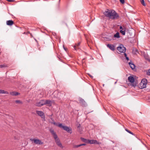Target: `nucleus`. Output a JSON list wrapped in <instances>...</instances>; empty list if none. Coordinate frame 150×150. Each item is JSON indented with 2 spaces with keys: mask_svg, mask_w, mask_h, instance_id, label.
<instances>
[{
  "mask_svg": "<svg viewBox=\"0 0 150 150\" xmlns=\"http://www.w3.org/2000/svg\"><path fill=\"white\" fill-rule=\"evenodd\" d=\"M89 76L91 79H93V76Z\"/></svg>",
  "mask_w": 150,
  "mask_h": 150,
  "instance_id": "obj_38",
  "label": "nucleus"
},
{
  "mask_svg": "<svg viewBox=\"0 0 150 150\" xmlns=\"http://www.w3.org/2000/svg\"><path fill=\"white\" fill-rule=\"evenodd\" d=\"M125 130H126V131L127 132L129 133L132 134V135H134V134H133V133H132V132H131L130 131H129V130H128V129H125Z\"/></svg>",
  "mask_w": 150,
  "mask_h": 150,
  "instance_id": "obj_24",
  "label": "nucleus"
},
{
  "mask_svg": "<svg viewBox=\"0 0 150 150\" xmlns=\"http://www.w3.org/2000/svg\"><path fill=\"white\" fill-rule=\"evenodd\" d=\"M126 30V28L124 26L123 27V30L125 31Z\"/></svg>",
  "mask_w": 150,
  "mask_h": 150,
  "instance_id": "obj_34",
  "label": "nucleus"
},
{
  "mask_svg": "<svg viewBox=\"0 0 150 150\" xmlns=\"http://www.w3.org/2000/svg\"><path fill=\"white\" fill-rule=\"evenodd\" d=\"M120 37V33L119 32H117L113 36V38H119Z\"/></svg>",
  "mask_w": 150,
  "mask_h": 150,
  "instance_id": "obj_17",
  "label": "nucleus"
},
{
  "mask_svg": "<svg viewBox=\"0 0 150 150\" xmlns=\"http://www.w3.org/2000/svg\"><path fill=\"white\" fill-rule=\"evenodd\" d=\"M145 58L146 59H147V60H149V59L148 57H145Z\"/></svg>",
  "mask_w": 150,
  "mask_h": 150,
  "instance_id": "obj_37",
  "label": "nucleus"
},
{
  "mask_svg": "<svg viewBox=\"0 0 150 150\" xmlns=\"http://www.w3.org/2000/svg\"><path fill=\"white\" fill-rule=\"evenodd\" d=\"M147 84V80L145 79H143L140 83L139 87L140 89H142L146 87Z\"/></svg>",
  "mask_w": 150,
  "mask_h": 150,
  "instance_id": "obj_4",
  "label": "nucleus"
},
{
  "mask_svg": "<svg viewBox=\"0 0 150 150\" xmlns=\"http://www.w3.org/2000/svg\"><path fill=\"white\" fill-rule=\"evenodd\" d=\"M126 58L127 60H129V58L128 57H126Z\"/></svg>",
  "mask_w": 150,
  "mask_h": 150,
  "instance_id": "obj_39",
  "label": "nucleus"
},
{
  "mask_svg": "<svg viewBox=\"0 0 150 150\" xmlns=\"http://www.w3.org/2000/svg\"><path fill=\"white\" fill-rule=\"evenodd\" d=\"M15 102L17 103H19L22 104L23 103L22 102L19 100H16Z\"/></svg>",
  "mask_w": 150,
  "mask_h": 150,
  "instance_id": "obj_25",
  "label": "nucleus"
},
{
  "mask_svg": "<svg viewBox=\"0 0 150 150\" xmlns=\"http://www.w3.org/2000/svg\"><path fill=\"white\" fill-rule=\"evenodd\" d=\"M140 1L141 2L142 4L144 6H146V4H145V2L144 0H140Z\"/></svg>",
  "mask_w": 150,
  "mask_h": 150,
  "instance_id": "obj_23",
  "label": "nucleus"
},
{
  "mask_svg": "<svg viewBox=\"0 0 150 150\" xmlns=\"http://www.w3.org/2000/svg\"><path fill=\"white\" fill-rule=\"evenodd\" d=\"M7 67V65L6 64H4L0 65V68H1L6 67Z\"/></svg>",
  "mask_w": 150,
  "mask_h": 150,
  "instance_id": "obj_22",
  "label": "nucleus"
},
{
  "mask_svg": "<svg viewBox=\"0 0 150 150\" xmlns=\"http://www.w3.org/2000/svg\"><path fill=\"white\" fill-rule=\"evenodd\" d=\"M0 94H8V92L4 90L0 89Z\"/></svg>",
  "mask_w": 150,
  "mask_h": 150,
  "instance_id": "obj_20",
  "label": "nucleus"
},
{
  "mask_svg": "<svg viewBox=\"0 0 150 150\" xmlns=\"http://www.w3.org/2000/svg\"><path fill=\"white\" fill-rule=\"evenodd\" d=\"M78 131L80 133H81L82 132V129L80 128V127L79 126L78 127Z\"/></svg>",
  "mask_w": 150,
  "mask_h": 150,
  "instance_id": "obj_27",
  "label": "nucleus"
},
{
  "mask_svg": "<svg viewBox=\"0 0 150 150\" xmlns=\"http://www.w3.org/2000/svg\"><path fill=\"white\" fill-rule=\"evenodd\" d=\"M58 127L63 129L69 133L71 134L72 133V129L71 128L67 126H63L61 123L59 124Z\"/></svg>",
  "mask_w": 150,
  "mask_h": 150,
  "instance_id": "obj_3",
  "label": "nucleus"
},
{
  "mask_svg": "<svg viewBox=\"0 0 150 150\" xmlns=\"http://www.w3.org/2000/svg\"><path fill=\"white\" fill-rule=\"evenodd\" d=\"M9 117V119H10V117Z\"/></svg>",
  "mask_w": 150,
  "mask_h": 150,
  "instance_id": "obj_41",
  "label": "nucleus"
},
{
  "mask_svg": "<svg viewBox=\"0 0 150 150\" xmlns=\"http://www.w3.org/2000/svg\"><path fill=\"white\" fill-rule=\"evenodd\" d=\"M129 64L132 69L133 70L135 69V66L133 63L130 62L129 63Z\"/></svg>",
  "mask_w": 150,
  "mask_h": 150,
  "instance_id": "obj_16",
  "label": "nucleus"
},
{
  "mask_svg": "<svg viewBox=\"0 0 150 150\" xmlns=\"http://www.w3.org/2000/svg\"><path fill=\"white\" fill-rule=\"evenodd\" d=\"M124 55H125V57H127V54L126 53H124Z\"/></svg>",
  "mask_w": 150,
  "mask_h": 150,
  "instance_id": "obj_36",
  "label": "nucleus"
},
{
  "mask_svg": "<svg viewBox=\"0 0 150 150\" xmlns=\"http://www.w3.org/2000/svg\"><path fill=\"white\" fill-rule=\"evenodd\" d=\"M146 73L147 75H150V69L148 70V71H147Z\"/></svg>",
  "mask_w": 150,
  "mask_h": 150,
  "instance_id": "obj_31",
  "label": "nucleus"
},
{
  "mask_svg": "<svg viewBox=\"0 0 150 150\" xmlns=\"http://www.w3.org/2000/svg\"><path fill=\"white\" fill-rule=\"evenodd\" d=\"M128 80L129 82L132 83V85L134 87H135L137 83V81L135 80L134 78L130 76L128 77Z\"/></svg>",
  "mask_w": 150,
  "mask_h": 150,
  "instance_id": "obj_5",
  "label": "nucleus"
},
{
  "mask_svg": "<svg viewBox=\"0 0 150 150\" xmlns=\"http://www.w3.org/2000/svg\"><path fill=\"white\" fill-rule=\"evenodd\" d=\"M5 115L6 116H8V117H10V119H13V117L9 115H8V114H5Z\"/></svg>",
  "mask_w": 150,
  "mask_h": 150,
  "instance_id": "obj_30",
  "label": "nucleus"
},
{
  "mask_svg": "<svg viewBox=\"0 0 150 150\" xmlns=\"http://www.w3.org/2000/svg\"><path fill=\"white\" fill-rule=\"evenodd\" d=\"M79 103L81 104L82 106H85L86 105V103L85 100L81 98L79 99Z\"/></svg>",
  "mask_w": 150,
  "mask_h": 150,
  "instance_id": "obj_11",
  "label": "nucleus"
},
{
  "mask_svg": "<svg viewBox=\"0 0 150 150\" xmlns=\"http://www.w3.org/2000/svg\"><path fill=\"white\" fill-rule=\"evenodd\" d=\"M80 44V42H79L77 44H75V45L74 47V48L75 50H76L77 49V48L78 49L79 48H77V47L79 46Z\"/></svg>",
  "mask_w": 150,
  "mask_h": 150,
  "instance_id": "obj_21",
  "label": "nucleus"
},
{
  "mask_svg": "<svg viewBox=\"0 0 150 150\" xmlns=\"http://www.w3.org/2000/svg\"><path fill=\"white\" fill-rule=\"evenodd\" d=\"M52 123L54 125H55L58 127V125H59V124H57V123H56L55 122H53Z\"/></svg>",
  "mask_w": 150,
  "mask_h": 150,
  "instance_id": "obj_32",
  "label": "nucleus"
},
{
  "mask_svg": "<svg viewBox=\"0 0 150 150\" xmlns=\"http://www.w3.org/2000/svg\"><path fill=\"white\" fill-rule=\"evenodd\" d=\"M5 115L6 116H8V117H10V119H13V117L9 115H8V114H5Z\"/></svg>",
  "mask_w": 150,
  "mask_h": 150,
  "instance_id": "obj_29",
  "label": "nucleus"
},
{
  "mask_svg": "<svg viewBox=\"0 0 150 150\" xmlns=\"http://www.w3.org/2000/svg\"><path fill=\"white\" fill-rule=\"evenodd\" d=\"M117 50L120 52L124 53L126 51V48L122 44H120V46L117 47Z\"/></svg>",
  "mask_w": 150,
  "mask_h": 150,
  "instance_id": "obj_6",
  "label": "nucleus"
},
{
  "mask_svg": "<svg viewBox=\"0 0 150 150\" xmlns=\"http://www.w3.org/2000/svg\"><path fill=\"white\" fill-rule=\"evenodd\" d=\"M86 144H80L78 145H74L73 146V148H77L79 147H80L82 146H85L86 145Z\"/></svg>",
  "mask_w": 150,
  "mask_h": 150,
  "instance_id": "obj_19",
  "label": "nucleus"
},
{
  "mask_svg": "<svg viewBox=\"0 0 150 150\" xmlns=\"http://www.w3.org/2000/svg\"><path fill=\"white\" fill-rule=\"evenodd\" d=\"M88 142V144H101V142H98L96 140L89 139Z\"/></svg>",
  "mask_w": 150,
  "mask_h": 150,
  "instance_id": "obj_10",
  "label": "nucleus"
},
{
  "mask_svg": "<svg viewBox=\"0 0 150 150\" xmlns=\"http://www.w3.org/2000/svg\"><path fill=\"white\" fill-rule=\"evenodd\" d=\"M45 105V100H42L36 103L35 105L38 107H41Z\"/></svg>",
  "mask_w": 150,
  "mask_h": 150,
  "instance_id": "obj_8",
  "label": "nucleus"
},
{
  "mask_svg": "<svg viewBox=\"0 0 150 150\" xmlns=\"http://www.w3.org/2000/svg\"><path fill=\"white\" fill-rule=\"evenodd\" d=\"M6 23L7 25L11 26L14 24V22L12 20H8L6 21Z\"/></svg>",
  "mask_w": 150,
  "mask_h": 150,
  "instance_id": "obj_15",
  "label": "nucleus"
},
{
  "mask_svg": "<svg viewBox=\"0 0 150 150\" xmlns=\"http://www.w3.org/2000/svg\"><path fill=\"white\" fill-rule=\"evenodd\" d=\"M36 112L37 114L39 115L42 118H45V116L44 112L41 111L36 110Z\"/></svg>",
  "mask_w": 150,
  "mask_h": 150,
  "instance_id": "obj_9",
  "label": "nucleus"
},
{
  "mask_svg": "<svg viewBox=\"0 0 150 150\" xmlns=\"http://www.w3.org/2000/svg\"><path fill=\"white\" fill-rule=\"evenodd\" d=\"M107 46L112 51H114L115 50V46L113 45L108 44Z\"/></svg>",
  "mask_w": 150,
  "mask_h": 150,
  "instance_id": "obj_12",
  "label": "nucleus"
},
{
  "mask_svg": "<svg viewBox=\"0 0 150 150\" xmlns=\"http://www.w3.org/2000/svg\"><path fill=\"white\" fill-rule=\"evenodd\" d=\"M117 82H115V83H116Z\"/></svg>",
  "mask_w": 150,
  "mask_h": 150,
  "instance_id": "obj_42",
  "label": "nucleus"
},
{
  "mask_svg": "<svg viewBox=\"0 0 150 150\" xmlns=\"http://www.w3.org/2000/svg\"><path fill=\"white\" fill-rule=\"evenodd\" d=\"M5 115L6 116H8V117H10V119H13V117L9 115H8V114H5Z\"/></svg>",
  "mask_w": 150,
  "mask_h": 150,
  "instance_id": "obj_28",
  "label": "nucleus"
},
{
  "mask_svg": "<svg viewBox=\"0 0 150 150\" xmlns=\"http://www.w3.org/2000/svg\"><path fill=\"white\" fill-rule=\"evenodd\" d=\"M120 1L121 3L123 4L125 3V0H120Z\"/></svg>",
  "mask_w": 150,
  "mask_h": 150,
  "instance_id": "obj_33",
  "label": "nucleus"
},
{
  "mask_svg": "<svg viewBox=\"0 0 150 150\" xmlns=\"http://www.w3.org/2000/svg\"><path fill=\"white\" fill-rule=\"evenodd\" d=\"M81 140L85 142V143H88V140H89V139H85L84 138H83V137H81L80 138Z\"/></svg>",
  "mask_w": 150,
  "mask_h": 150,
  "instance_id": "obj_18",
  "label": "nucleus"
},
{
  "mask_svg": "<svg viewBox=\"0 0 150 150\" xmlns=\"http://www.w3.org/2000/svg\"><path fill=\"white\" fill-rule=\"evenodd\" d=\"M88 74V75H90V74Z\"/></svg>",
  "mask_w": 150,
  "mask_h": 150,
  "instance_id": "obj_40",
  "label": "nucleus"
},
{
  "mask_svg": "<svg viewBox=\"0 0 150 150\" xmlns=\"http://www.w3.org/2000/svg\"><path fill=\"white\" fill-rule=\"evenodd\" d=\"M120 29H121V30H123V27H122V26H120Z\"/></svg>",
  "mask_w": 150,
  "mask_h": 150,
  "instance_id": "obj_35",
  "label": "nucleus"
},
{
  "mask_svg": "<svg viewBox=\"0 0 150 150\" xmlns=\"http://www.w3.org/2000/svg\"><path fill=\"white\" fill-rule=\"evenodd\" d=\"M103 13L107 17L113 19H117L119 16L114 11L109 10L108 9H107Z\"/></svg>",
  "mask_w": 150,
  "mask_h": 150,
  "instance_id": "obj_1",
  "label": "nucleus"
},
{
  "mask_svg": "<svg viewBox=\"0 0 150 150\" xmlns=\"http://www.w3.org/2000/svg\"><path fill=\"white\" fill-rule=\"evenodd\" d=\"M49 131L54 139L57 144L59 147H61L62 149H63L64 147L62 146L60 142L59 139L57 135L56 134V132H54V130L52 129H50Z\"/></svg>",
  "mask_w": 150,
  "mask_h": 150,
  "instance_id": "obj_2",
  "label": "nucleus"
},
{
  "mask_svg": "<svg viewBox=\"0 0 150 150\" xmlns=\"http://www.w3.org/2000/svg\"><path fill=\"white\" fill-rule=\"evenodd\" d=\"M120 32L123 35H125V31L122 30H120Z\"/></svg>",
  "mask_w": 150,
  "mask_h": 150,
  "instance_id": "obj_26",
  "label": "nucleus"
},
{
  "mask_svg": "<svg viewBox=\"0 0 150 150\" xmlns=\"http://www.w3.org/2000/svg\"><path fill=\"white\" fill-rule=\"evenodd\" d=\"M10 94L13 96H17L20 94V93L16 91H12L10 92Z\"/></svg>",
  "mask_w": 150,
  "mask_h": 150,
  "instance_id": "obj_14",
  "label": "nucleus"
},
{
  "mask_svg": "<svg viewBox=\"0 0 150 150\" xmlns=\"http://www.w3.org/2000/svg\"><path fill=\"white\" fill-rule=\"evenodd\" d=\"M30 140L32 142H34L36 144L41 145L43 144V142L39 139H30Z\"/></svg>",
  "mask_w": 150,
  "mask_h": 150,
  "instance_id": "obj_7",
  "label": "nucleus"
},
{
  "mask_svg": "<svg viewBox=\"0 0 150 150\" xmlns=\"http://www.w3.org/2000/svg\"><path fill=\"white\" fill-rule=\"evenodd\" d=\"M45 105L48 104L49 106H51L52 105V101L49 100H45Z\"/></svg>",
  "mask_w": 150,
  "mask_h": 150,
  "instance_id": "obj_13",
  "label": "nucleus"
}]
</instances>
